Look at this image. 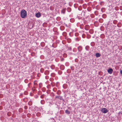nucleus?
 I'll return each mask as SVG.
<instances>
[{
  "label": "nucleus",
  "mask_w": 122,
  "mask_h": 122,
  "mask_svg": "<svg viewBox=\"0 0 122 122\" xmlns=\"http://www.w3.org/2000/svg\"><path fill=\"white\" fill-rule=\"evenodd\" d=\"M21 16L22 18H25L27 15L26 12L24 10H22L21 11Z\"/></svg>",
  "instance_id": "f257e3e1"
},
{
  "label": "nucleus",
  "mask_w": 122,
  "mask_h": 122,
  "mask_svg": "<svg viewBox=\"0 0 122 122\" xmlns=\"http://www.w3.org/2000/svg\"><path fill=\"white\" fill-rule=\"evenodd\" d=\"M101 111L104 113H106L108 112L107 109L105 108H102Z\"/></svg>",
  "instance_id": "f03ea898"
},
{
  "label": "nucleus",
  "mask_w": 122,
  "mask_h": 122,
  "mask_svg": "<svg viewBox=\"0 0 122 122\" xmlns=\"http://www.w3.org/2000/svg\"><path fill=\"white\" fill-rule=\"evenodd\" d=\"M113 71V70L112 68H109L107 70V72L110 74H111L112 73Z\"/></svg>",
  "instance_id": "7ed1b4c3"
},
{
  "label": "nucleus",
  "mask_w": 122,
  "mask_h": 122,
  "mask_svg": "<svg viewBox=\"0 0 122 122\" xmlns=\"http://www.w3.org/2000/svg\"><path fill=\"white\" fill-rule=\"evenodd\" d=\"M56 99H58L60 100H62L63 98L62 97L60 96H57L56 97Z\"/></svg>",
  "instance_id": "20e7f679"
},
{
  "label": "nucleus",
  "mask_w": 122,
  "mask_h": 122,
  "mask_svg": "<svg viewBox=\"0 0 122 122\" xmlns=\"http://www.w3.org/2000/svg\"><path fill=\"white\" fill-rule=\"evenodd\" d=\"M36 16L37 18H39L41 17V15L40 12L37 13L36 14Z\"/></svg>",
  "instance_id": "39448f33"
},
{
  "label": "nucleus",
  "mask_w": 122,
  "mask_h": 122,
  "mask_svg": "<svg viewBox=\"0 0 122 122\" xmlns=\"http://www.w3.org/2000/svg\"><path fill=\"white\" fill-rule=\"evenodd\" d=\"M85 29L86 30H88L89 29V26L88 25H86L85 27Z\"/></svg>",
  "instance_id": "423d86ee"
},
{
  "label": "nucleus",
  "mask_w": 122,
  "mask_h": 122,
  "mask_svg": "<svg viewBox=\"0 0 122 122\" xmlns=\"http://www.w3.org/2000/svg\"><path fill=\"white\" fill-rule=\"evenodd\" d=\"M82 49V47L81 46H79L78 48V49L79 51H81Z\"/></svg>",
  "instance_id": "0eeeda50"
},
{
  "label": "nucleus",
  "mask_w": 122,
  "mask_h": 122,
  "mask_svg": "<svg viewBox=\"0 0 122 122\" xmlns=\"http://www.w3.org/2000/svg\"><path fill=\"white\" fill-rule=\"evenodd\" d=\"M100 55L99 53H97L96 54V56L97 57H98L100 56Z\"/></svg>",
  "instance_id": "6e6552de"
},
{
  "label": "nucleus",
  "mask_w": 122,
  "mask_h": 122,
  "mask_svg": "<svg viewBox=\"0 0 122 122\" xmlns=\"http://www.w3.org/2000/svg\"><path fill=\"white\" fill-rule=\"evenodd\" d=\"M66 10V8H63V9L61 11V13H62L63 14H65Z\"/></svg>",
  "instance_id": "1a4fd4ad"
},
{
  "label": "nucleus",
  "mask_w": 122,
  "mask_h": 122,
  "mask_svg": "<svg viewBox=\"0 0 122 122\" xmlns=\"http://www.w3.org/2000/svg\"><path fill=\"white\" fill-rule=\"evenodd\" d=\"M44 73L46 75H48L49 73V71H48L46 70L45 72Z\"/></svg>",
  "instance_id": "9d476101"
},
{
  "label": "nucleus",
  "mask_w": 122,
  "mask_h": 122,
  "mask_svg": "<svg viewBox=\"0 0 122 122\" xmlns=\"http://www.w3.org/2000/svg\"><path fill=\"white\" fill-rule=\"evenodd\" d=\"M65 112L67 114H69L70 113V112L68 110H66L65 111Z\"/></svg>",
  "instance_id": "9b49d317"
},
{
  "label": "nucleus",
  "mask_w": 122,
  "mask_h": 122,
  "mask_svg": "<svg viewBox=\"0 0 122 122\" xmlns=\"http://www.w3.org/2000/svg\"><path fill=\"white\" fill-rule=\"evenodd\" d=\"M89 48V47L88 46H86L85 47V49L87 51H88Z\"/></svg>",
  "instance_id": "f8f14e48"
},
{
  "label": "nucleus",
  "mask_w": 122,
  "mask_h": 122,
  "mask_svg": "<svg viewBox=\"0 0 122 122\" xmlns=\"http://www.w3.org/2000/svg\"><path fill=\"white\" fill-rule=\"evenodd\" d=\"M89 33L91 34H92L93 33V31L92 29H90L89 31Z\"/></svg>",
  "instance_id": "ddd939ff"
},
{
  "label": "nucleus",
  "mask_w": 122,
  "mask_h": 122,
  "mask_svg": "<svg viewBox=\"0 0 122 122\" xmlns=\"http://www.w3.org/2000/svg\"><path fill=\"white\" fill-rule=\"evenodd\" d=\"M121 24L120 23H118L117 25V26L119 27H121Z\"/></svg>",
  "instance_id": "4468645a"
},
{
  "label": "nucleus",
  "mask_w": 122,
  "mask_h": 122,
  "mask_svg": "<svg viewBox=\"0 0 122 122\" xmlns=\"http://www.w3.org/2000/svg\"><path fill=\"white\" fill-rule=\"evenodd\" d=\"M56 93L58 95H59L61 94V92L60 91L58 90L57 92Z\"/></svg>",
  "instance_id": "2eb2a0df"
},
{
  "label": "nucleus",
  "mask_w": 122,
  "mask_h": 122,
  "mask_svg": "<svg viewBox=\"0 0 122 122\" xmlns=\"http://www.w3.org/2000/svg\"><path fill=\"white\" fill-rule=\"evenodd\" d=\"M28 104L30 106H31L32 104V102L31 101H30L28 102Z\"/></svg>",
  "instance_id": "dca6fc26"
},
{
  "label": "nucleus",
  "mask_w": 122,
  "mask_h": 122,
  "mask_svg": "<svg viewBox=\"0 0 122 122\" xmlns=\"http://www.w3.org/2000/svg\"><path fill=\"white\" fill-rule=\"evenodd\" d=\"M107 16L106 14H104L102 15V17L103 18H105Z\"/></svg>",
  "instance_id": "f3484780"
},
{
  "label": "nucleus",
  "mask_w": 122,
  "mask_h": 122,
  "mask_svg": "<svg viewBox=\"0 0 122 122\" xmlns=\"http://www.w3.org/2000/svg\"><path fill=\"white\" fill-rule=\"evenodd\" d=\"M71 9L70 8H67V10L68 12H71Z\"/></svg>",
  "instance_id": "a211bd4d"
},
{
  "label": "nucleus",
  "mask_w": 122,
  "mask_h": 122,
  "mask_svg": "<svg viewBox=\"0 0 122 122\" xmlns=\"http://www.w3.org/2000/svg\"><path fill=\"white\" fill-rule=\"evenodd\" d=\"M41 102L42 104H43L45 102V101L44 100H41Z\"/></svg>",
  "instance_id": "6ab92c4d"
},
{
  "label": "nucleus",
  "mask_w": 122,
  "mask_h": 122,
  "mask_svg": "<svg viewBox=\"0 0 122 122\" xmlns=\"http://www.w3.org/2000/svg\"><path fill=\"white\" fill-rule=\"evenodd\" d=\"M117 22V21L116 20H114L113 21V23L114 24H116Z\"/></svg>",
  "instance_id": "aec40b11"
},
{
  "label": "nucleus",
  "mask_w": 122,
  "mask_h": 122,
  "mask_svg": "<svg viewBox=\"0 0 122 122\" xmlns=\"http://www.w3.org/2000/svg\"><path fill=\"white\" fill-rule=\"evenodd\" d=\"M44 71V69L43 68H41L40 70L41 72L42 73H43Z\"/></svg>",
  "instance_id": "412c9836"
},
{
  "label": "nucleus",
  "mask_w": 122,
  "mask_h": 122,
  "mask_svg": "<svg viewBox=\"0 0 122 122\" xmlns=\"http://www.w3.org/2000/svg\"><path fill=\"white\" fill-rule=\"evenodd\" d=\"M51 67L52 69H53L54 68L55 66L54 65H52L51 66Z\"/></svg>",
  "instance_id": "4be33fe9"
},
{
  "label": "nucleus",
  "mask_w": 122,
  "mask_h": 122,
  "mask_svg": "<svg viewBox=\"0 0 122 122\" xmlns=\"http://www.w3.org/2000/svg\"><path fill=\"white\" fill-rule=\"evenodd\" d=\"M44 96H45V95L44 94H43V95H41V96L40 97L41 98L43 99L44 98Z\"/></svg>",
  "instance_id": "5701e85b"
},
{
  "label": "nucleus",
  "mask_w": 122,
  "mask_h": 122,
  "mask_svg": "<svg viewBox=\"0 0 122 122\" xmlns=\"http://www.w3.org/2000/svg\"><path fill=\"white\" fill-rule=\"evenodd\" d=\"M101 11L102 12H103L104 11H105V10H104V9L103 8H102L101 9Z\"/></svg>",
  "instance_id": "b1692460"
},
{
  "label": "nucleus",
  "mask_w": 122,
  "mask_h": 122,
  "mask_svg": "<svg viewBox=\"0 0 122 122\" xmlns=\"http://www.w3.org/2000/svg\"><path fill=\"white\" fill-rule=\"evenodd\" d=\"M40 115V113L39 112L37 113L36 114V115L37 116H39Z\"/></svg>",
  "instance_id": "393cba45"
},
{
  "label": "nucleus",
  "mask_w": 122,
  "mask_h": 122,
  "mask_svg": "<svg viewBox=\"0 0 122 122\" xmlns=\"http://www.w3.org/2000/svg\"><path fill=\"white\" fill-rule=\"evenodd\" d=\"M24 94L25 95H27V92H24Z\"/></svg>",
  "instance_id": "a878e982"
},
{
  "label": "nucleus",
  "mask_w": 122,
  "mask_h": 122,
  "mask_svg": "<svg viewBox=\"0 0 122 122\" xmlns=\"http://www.w3.org/2000/svg\"><path fill=\"white\" fill-rule=\"evenodd\" d=\"M120 73L122 75V70H120Z\"/></svg>",
  "instance_id": "bb28decb"
},
{
  "label": "nucleus",
  "mask_w": 122,
  "mask_h": 122,
  "mask_svg": "<svg viewBox=\"0 0 122 122\" xmlns=\"http://www.w3.org/2000/svg\"><path fill=\"white\" fill-rule=\"evenodd\" d=\"M85 35L83 34V35H82V37L83 38H85Z\"/></svg>",
  "instance_id": "cd10ccee"
},
{
  "label": "nucleus",
  "mask_w": 122,
  "mask_h": 122,
  "mask_svg": "<svg viewBox=\"0 0 122 122\" xmlns=\"http://www.w3.org/2000/svg\"><path fill=\"white\" fill-rule=\"evenodd\" d=\"M66 54H64V56L66 57Z\"/></svg>",
  "instance_id": "c85d7f7f"
},
{
  "label": "nucleus",
  "mask_w": 122,
  "mask_h": 122,
  "mask_svg": "<svg viewBox=\"0 0 122 122\" xmlns=\"http://www.w3.org/2000/svg\"><path fill=\"white\" fill-rule=\"evenodd\" d=\"M25 109H26L27 108V106H25Z\"/></svg>",
  "instance_id": "c756f323"
},
{
  "label": "nucleus",
  "mask_w": 122,
  "mask_h": 122,
  "mask_svg": "<svg viewBox=\"0 0 122 122\" xmlns=\"http://www.w3.org/2000/svg\"><path fill=\"white\" fill-rule=\"evenodd\" d=\"M27 99V98H25L24 99V100H25L26 99Z\"/></svg>",
  "instance_id": "7c9ffc66"
}]
</instances>
